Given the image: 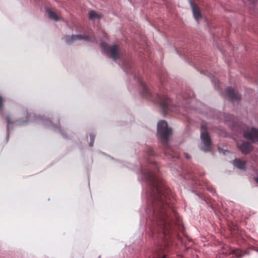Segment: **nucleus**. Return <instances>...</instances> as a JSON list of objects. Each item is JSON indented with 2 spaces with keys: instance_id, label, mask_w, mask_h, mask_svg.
I'll list each match as a JSON object with an SVG mask.
<instances>
[{
  "instance_id": "1",
  "label": "nucleus",
  "mask_w": 258,
  "mask_h": 258,
  "mask_svg": "<svg viewBox=\"0 0 258 258\" xmlns=\"http://www.w3.org/2000/svg\"><path fill=\"white\" fill-rule=\"evenodd\" d=\"M101 47L106 51L109 56L114 60L119 58L121 55L117 45H113L108 46L106 44L102 43L101 44Z\"/></svg>"
},
{
  "instance_id": "2",
  "label": "nucleus",
  "mask_w": 258,
  "mask_h": 258,
  "mask_svg": "<svg viewBox=\"0 0 258 258\" xmlns=\"http://www.w3.org/2000/svg\"><path fill=\"white\" fill-rule=\"evenodd\" d=\"M158 134L161 138L166 142L169 136L171 134V130L167 127V123L164 121H160L158 124Z\"/></svg>"
},
{
  "instance_id": "3",
  "label": "nucleus",
  "mask_w": 258,
  "mask_h": 258,
  "mask_svg": "<svg viewBox=\"0 0 258 258\" xmlns=\"http://www.w3.org/2000/svg\"><path fill=\"white\" fill-rule=\"evenodd\" d=\"M201 139L204 146L202 147L203 150H208L211 144V140L207 131V128L204 125L201 127Z\"/></svg>"
},
{
  "instance_id": "4",
  "label": "nucleus",
  "mask_w": 258,
  "mask_h": 258,
  "mask_svg": "<svg viewBox=\"0 0 258 258\" xmlns=\"http://www.w3.org/2000/svg\"><path fill=\"white\" fill-rule=\"evenodd\" d=\"M243 135L246 139L252 142L258 143V128H248L244 131Z\"/></svg>"
},
{
  "instance_id": "5",
  "label": "nucleus",
  "mask_w": 258,
  "mask_h": 258,
  "mask_svg": "<svg viewBox=\"0 0 258 258\" xmlns=\"http://www.w3.org/2000/svg\"><path fill=\"white\" fill-rule=\"evenodd\" d=\"M237 146L244 154L249 153L252 149L251 145L247 142H239L237 143Z\"/></svg>"
},
{
  "instance_id": "6",
  "label": "nucleus",
  "mask_w": 258,
  "mask_h": 258,
  "mask_svg": "<svg viewBox=\"0 0 258 258\" xmlns=\"http://www.w3.org/2000/svg\"><path fill=\"white\" fill-rule=\"evenodd\" d=\"M226 94L228 97L233 100H238L241 98L240 96L231 87L227 89L226 90Z\"/></svg>"
},
{
  "instance_id": "7",
  "label": "nucleus",
  "mask_w": 258,
  "mask_h": 258,
  "mask_svg": "<svg viewBox=\"0 0 258 258\" xmlns=\"http://www.w3.org/2000/svg\"><path fill=\"white\" fill-rule=\"evenodd\" d=\"M48 16L50 19L53 20L55 21H58L61 20L62 18L60 15L56 14L52 10L48 9L46 11Z\"/></svg>"
},
{
  "instance_id": "8",
  "label": "nucleus",
  "mask_w": 258,
  "mask_h": 258,
  "mask_svg": "<svg viewBox=\"0 0 258 258\" xmlns=\"http://www.w3.org/2000/svg\"><path fill=\"white\" fill-rule=\"evenodd\" d=\"M192 11L195 18L198 21L201 18V14L199 8L193 3H190Z\"/></svg>"
},
{
  "instance_id": "9",
  "label": "nucleus",
  "mask_w": 258,
  "mask_h": 258,
  "mask_svg": "<svg viewBox=\"0 0 258 258\" xmlns=\"http://www.w3.org/2000/svg\"><path fill=\"white\" fill-rule=\"evenodd\" d=\"M234 166L240 169H244L245 162L240 159H236L233 162Z\"/></svg>"
},
{
  "instance_id": "10",
  "label": "nucleus",
  "mask_w": 258,
  "mask_h": 258,
  "mask_svg": "<svg viewBox=\"0 0 258 258\" xmlns=\"http://www.w3.org/2000/svg\"><path fill=\"white\" fill-rule=\"evenodd\" d=\"M89 17L90 20H94L95 19H100L102 17V16L101 14L92 11L89 13Z\"/></svg>"
},
{
  "instance_id": "11",
  "label": "nucleus",
  "mask_w": 258,
  "mask_h": 258,
  "mask_svg": "<svg viewBox=\"0 0 258 258\" xmlns=\"http://www.w3.org/2000/svg\"><path fill=\"white\" fill-rule=\"evenodd\" d=\"M80 39H85L88 40V38L87 37H83L81 35H76V36H73L71 37V38L67 40V42L68 43H69L74 40H80Z\"/></svg>"
},
{
  "instance_id": "12",
  "label": "nucleus",
  "mask_w": 258,
  "mask_h": 258,
  "mask_svg": "<svg viewBox=\"0 0 258 258\" xmlns=\"http://www.w3.org/2000/svg\"><path fill=\"white\" fill-rule=\"evenodd\" d=\"M234 254L236 256H241V254H239V253H238V250H235L234 251Z\"/></svg>"
},
{
  "instance_id": "13",
  "label": "nucleus",
  "mask_w": 258,
  "mask_h": 258,
  "mask_svg": "<svg viewBox=\"0 0 258 258\" xmlns=\"http://www.w3.org/2000/svg\"><path fill=\"white\" fill-rule=\"evenodd\" d=\"M3 107V98L1 96H0V108H2Z\"/></svg>"
},
{
  "instance_id": "14",
  "label": "nucleus",
  "mask_w": 258,
  "mask_h": 258,
  "mask_svg": "<svg viewBox=\"0 0 258 258\" xmlns=\"http://www.w3.org/2000/svg\"><path fill=\"white\" fill-rule=\"evenodd\" d=\"M7 121H8V125H9V123H10V120H9V118H8V119H7Z\"/></svg>"
},
{
  "instance_id": "15",
  "label": "nucleus",
  "mask_w": 258,
  "mask_h": 258,
  "mask_svg": "<svg viewBox=\"0 0 258 258\" xmlns=\"http://www.w3.org/2000/svg\"><path fill=\"white\" fill-rule=\"evenodd\" d=\"M185 156H186V157L187 158H189V157L188 156H187V154H185Z\"/></svg>"
},
{
  "instance_id": "16",
  "label": "nucleus",
  "mask_w": 258,
  "mask_h": 258,
  "mask_svg": "<svg viewBox=\"0 0 258 258\" xmlns=\"http://www.w3.org/2000/svg\"><path fill=\"white\" fill-rule=\"evenodd\" d=\"M255 180H256V182L258 183V178H256V179H255Z\"/></svg>"
}]
</instances>
